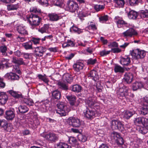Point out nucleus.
Returning <instances> with one entry per match:
<instances>
[{
    "mask_svg": "<svg viewBox=\"0 0 148 148\" xmlns=\"http://www.w3.org/2000/svg\"><path fill=\"white\" fill-rule=\"evenodd\" d=\"M85 102L86 105L89 108H95L97 109V112L98 114H101V112L100 109V107L98 105L95 100L92 97H89L86 99Z\"/></svg>",
    "mask_w": 148,
    "mask_h": 148,
    "instance_id": "f03ea898",
    "label": "nucleus"
},
{
    "mask_svg": "<svg viewBox=\"0 0 148 148\" xmlns=\"http://www.w3.org/2000/svg\"><path fill=\"white\" fill-rule=\"evenodd\" d=\"M69 124L75 127H78L81 125V121L78 118L74 117L69 118L67 120Z\"/></svg>",
    "mask_w": 148,
    "mask_h": 148,
    "instance_id": "6e6552de",
    "label": "nucleus"
},
{
    "mask_svg": "<svg viewBox=\"0 0 148 148\" xmlns=\"http://www.w3.org/2000/svg\"><path fill=\"white\" fill-rule=\"evenodd\" d=\"M74 45V44L73 41L71 40H68L67 42H65L62 45V47L63 48L69 46L73 47Z\"/></svg>",
    "mask_w": 148,
    "mask_h": 148,
    "instance_id": "c03bdc74",
    "label": "nucleus"
},
{
    "mask_svg": "<svg viewBox=\"0 0 148 148\" xmlns=\"http://www.w3.org/2000/svg\"><path fill=\"white\" fill-rule=\"evenodd\" d=\"M63 81L67 83H71L72 81V78L69 73H66L63 76Z\"/></svg>",
    "mask_w": 148,
    "mask_h": 148,
    "instance_id": "c756f323",
    "label": "nucleus"
},
{
    "mask_svg": "<svg viewBox=\"0 0 148 148\" xmlns=\"http://www.w3.org/2000/svg\"><path fill=\"white\" fill-rule=\"evenodd\" d=\"M96 87L97 89L98 92H100L102 91L103 87L101 86L100 84H97Z\"/></svg>",
    "mask_w": 148,
    "mask_h": 148,
    "instance_id": "338daca9",
    "label": "nucleus"
},
{
    "mask_svg": "<svg viewBox=\"0 0 148 148\" xmlns=\"http://www.w3.org/2000/svg\"><path fill=\"white\" fill-rule=\"evenodd\" d=\"M114 71L115 73H123L124 71L123 68L120 66L116 65L114 67Z\"/></svg>",
    "mask_w": 148,
    "mask_h": 148,
    "instance_id": "8fccbe9b",
    "label": "nucleus"
},
{
    "mask_svg": "<svg viewBox=\"0 0 148 148\" xmlns=\"http://www.w3.org/2000/svg\"><path fill=\"white\" fill-rule=\"evenodd\" d=\"M111 50L114 53H118L121 51V49L118 48L112 49Z\"/></svg>",
    "mask_w": 148,
    "mask_h": 148,
    "instance_id": "774afa93",
    "label": "nucleus"
},
{
    "mask_svg": "<svg viewBox=\"0 0 148 148\" xmlns=\"http://www.w3.org/2000/svg\"><path fill=\"white\" fill-rule=\"evenodd\" d=\"M49 28V25L45 24L42 27L40 28L38 31L41 33L46 32Z\"/></svg>",
    "mask_w": 148,
    "mask_h": 148,
    "instance_id": "37998d69",
    "label": "nucleus"
},
{
    "mask_svg": "<svg viewBox=\"0 0 148 148\" xmlns=\"http://www.w3.org/2000/svg\"><path fill=\"white\" fill-rule=\"evenodd\" d=\"M40 38H35L33 40L31 41L32 42H33L34 45H37L39 44L40 40Z\"/></svg>",
    "mask_w": 148,
    "mask_h": 148,
    "instance_id": "69168bd1",
    "label": "nucleus"
},
{
    "mask_svg": "<svg viewBox=\"0 0 148 148\" xmlns=\"http://www.w3.org/2000/svg\"><path fill=\"white\" fill-rule=\"evenodd\" d=\"M140 16L142 18L148 17V10H142L140 12Z\"/></svg>",
    "mask_w": 148,
    "mask_h": 148,
    "instance_id": "4d7b16f0",
    "label": "nucleus"
},
{
    "mask_svg": "<svg viewBox=\"0 0 148 148\" xmlns=\"http://www.w3.org/2000/svg\"><path fill=\"white\" fill-rule=\"evenodd\" d=\"M38 77L40 80L43 81L45 83L47 84H48V83L49 82V79L47 78V77L45 74H44L43 75L40 74H38Z\"/></svg>",
    "mask_w": 148,
    "mask_h": 148,
    "instance_id": "c9c22d12",
    "label": "nucleus"
},
{
    "mask_svg": "<svg viewBox=\"0 0 148 148\" xmlns=\"http://www.w3.org/2000/svg\"><path fill=\"white\" fill-rule=\"evenodd\" d=\"M58 109L56 112L61 116H65L69 112V110L67 108L65 103L63 102H60L57 104Z\"/></svg>",
    "mask_w": 148,
    "mask_h": 148,
    "instance_id": "f257e3e1",
    "label": "nucleus"
},
{
    "mask_svg": "<svg viewBox=\"0 0 148 148\" xmlns=\"http://www.w3.org/2000/svg\"><path fill=\"white\" fill-rule=\"evenodd\" d=\"M20 3H18L15 4H10L7 5L8 10H15L17 9L20 7Z\"/></svg>",
    "mask_w": 148,
    "mask_h": 148,
    "instance_id": "2f4dec72",
    "label": "nucleus"
},
{
    "mask_svg": "<svg viewBox=\"0 0 148 148\" xmlns=\"http://www.w3.org/2000/svg\"><path fill=\"white\" fill-rule=\"evenodd\" d=\"M23 101L25 104L29 106H32L34 104L33 100L30 99H24Z\"/></svg>",
    "mask_w": 148,
    "mask_h": 148,
    "instance_id": "6e6d98bb",
    "label": "nucleus"
},
{
    "mask_svg": "<svg viewBox=\"0 0 148 148\" xmlns=\"http://www.w3.org/2000/svg\"><path fill=\"white\" fill-rule=\"evenodd\" d=\"M84 65L83 63L80 61H77L73 65L74 70L77 72L83 69Z\"/></svg>",
    "mask_w": 148,
    "mask_h": 148,
    "instance_id": "5701e85b",
    "label": "nucleus"
},
{
    "mask_svg": "<svg viewBox=\"0 0 148 148\" xmlns=\"http://www.w3.org/2000/svg\"><path fill=\"white\" fill-rule=\"evenodd\" d=\"M2 64L3 65V67H5L6 68H8L9 67H10L12 68V70L14 72H17V70L18 71V68L17 65H13V66H11V64L7 62H6L5 63H4V62H2Z\"/></svg>",
    "mask_w": 148,
    "mask_h": 148,
    "instance_id": "a878e982",
    "label": "nucleus"
},
{
    "mask_svg": "<svg viewBox=\"0 0 148 148\" xmlns=\"http://www.w3.org/2000/svg\"><path fill=\"white\" fill-rule=\"evenodd\" d=\"M82 87L79 85H75L72 86L71 90L72 91L76 92H80L82 90Z\"/></svg>",
    "mask_w": 148,
    "mask_h": 148,
    "instance_id": "ea45409f",
    "label": "nucleus"
},
{
    "mask_svg": "<svg viewBox=\"0 0 148 148\" xmlns=\"http://www.w3.org/2000/svg\"><path fill=\"white\" fill-rule=\"evenodd\" d=\"M66 98L69 101L71 105H74L76 100V97L75 96L73 95H67Z\"/></svg>",
    "mask_w": 148,
    "mask_h": 148,
    "instance_id": "f704fd0d",
    "label": "nucleus"
},
{
    "mask_svg": "<svg viewBox=\"0 0 148 148\" xmlns=\"http://www.w3.org/2000/svg\"><path fill=\"white\" fill-rule=\"evenodd\" d=\"M78 138L79 140L81 142H84L87 140V137L85 135L80 134L78 136Z\"/></svg>",
    "mask_w": 148,
    "mask_h": 148,
    "instance_id": "de8ad7c7",
    "label": "nucleus"
},
{
    "mask_svg": "<svg viewBox=\"0 0 148 148\" xmlns=\"http://www.w3.org/2000/svg\"><path fill=\"white\" fill-rule=\"evenodd\" d=\"M135 112L133 110L130 109L126 110L123 113V117L126 119H128L135 114Z\"/></svg>",
    "mask_w": 148,
    "mask_h": 148,
    "instance_id": "b1692460",
    "label": "nucleus"
},
{
    "mask_svg": "<svg viewBox=\"0 0 148 148\" xmlns=\"http://www.w3.org/2000/svg\"><path fill=\"white\" fill-rule=\"evenodd\" d=\"M68 10L70 12H73L78 9V6L76 3L73 1H69L67 3Z\"/></svg>",
    "mask_w": 148,
    "mask_h": 148,
    "instance_id": "f8f14e48",
    "label": "nucleus"
},
{
    "mask_svg": "<svg viewBox=\"0 0 148 148\" xmlns=\"http://www.w3.org/2000/svg\"><path fill=\"white\" fill-rule=\"evenodd\" d=\"M115 5L118 8H123L125 3L124 0H114Z\"/></svg>",
    "mask_w": 148,
    "mask_h": 148,
    "instance_id": "4c0bfd02",
    "label": "nucleus"
},
{
    "mask_svg": "<svg viewBox=\"0 0 148 148\" xmlns=\"http://www.w3.org/2000/svg\"><path fill=\"white\" fill-rule=\"evenodd\" d=\"M128 16L130 19H135L137 16V14L136 11L132 10L129 12Z\"/></svg>",
    "mask_w": 148,
    "mask_h": 148,
    "instance_id": "e433bc0d",
    "label": "nucleus"
},
{
    "mask_svg": "<svg viewBox=\"0 0 148 148\" xmlns=\"http://www.w3.org/2000/svg\"><path fill=\"white\" fill-rule=\"evenodd\" d=\"M46 50L45 47L41 46L37 47L35 48V54L37 56H42Z\"/></svg>",
    "mask_w": 148,
    "mask_h": 148,
    "instance_id": "2eb2a0df",
    "label": "nucleus"
},
{
    "mask_svg": "<svg viewBox=\"0 0 148 148\" xmlns=\"http://www.w3.org/2000/svg\"><path fill=\"white\" fill-rule=\"evenodd\" d=\"M120 62L123 66H127L130 64L131 60L129 56H125L121 57Z\"/></svg>",
    "mask_w": 148,
    "mask_h": 148,
    "instance_id": "dca6fc26",
    "label": "nucleus"
},
{
    "mask_svg": "<svg viewBox=\"0 0 148 148\" xmlns=\"http://www.w3.org/2000/svg\"><path fill=\"white\" fill-rule=\"evenodd\" d=\"M111 127L113 130H123L124 128V125L118 120H113L111 122Z\"/></svg>",
    "mask_w": 148,
    "mask_h": 148,
    "instance_id": "9b49d317",
    "label": "nucleus"
},
{
    "mask_svg": "<svg viewBox=\"0 0 148 148\" xmlns=\"http://www.w3.org/2000/svg\"><path fill=\"white\" fill-rule=\"evenodd\" d=\"M87 28L89 29H92L93 30H95L97 28L95 23L92 22H90V24H89Z\"/></svg>",
    "mask_w": 148,
    "mask_h": 148,
    "instance_id": "5fc2aeb1",
    "label": "nucleus"
},
{
    "mask_svg": "<svg viewBox=\"0 0 148 148\" xmlns=\"http://www.w3.org/2000/svg\"><path fill=\"white\" fill-rule=\"evenodd\" d=\"M48 16L49 20L51 21H56L59 20L61 18V16L59 14L55 13H51L49 14Z\"/></svg>",
    "mask_w": 148,
    "mask_h": 148,
    "instance_id": "412c9836",
    "label": "nucleus"
},
{
    "mask_svg": "<svg viewBox=\"0 0 148 148\" xmlns=\"http://www.w3.org/2000/svg\"><path fill=\"white\" fill-rule=\"evenodd\" d=\"M8 99V96L5 92H2L0 93V103L1 104H5Z\"/></svg>",
    "mask_w": 148,
    "mask_h": 148,
    "instance_id": "393cba45",
    "label": "nucleus"
},
{
    "mask_svg": "<svg viewBox=\"0 0 148 148\" xmlns=\"http://www.w3.org/2000/svg\"><path fill=\"white\" fill-rule=\"evenodd\" d=\"M69 141L73 146H75L77 144L76 138L74 137H71L69 138Z\"/></svg>",
    "mask_w": 148,
    "mask_h": 148,
    "instance_id": "3c124183",
    "label": "nucleus"
},
{
    "mask_svg": "<svg viewBox=\"0 0 148 148\" xmlns=\"http://www.w3.org/2000/svg\"><path fill=\"white\" fill-rule=\"evenodd\" d=\"M30 11L35 13H40L41 12L40 10L38 9L36 7H33L30 8Z\"/></svg>",
    "mask_w": 148,
    "mask_h": 148,
    "instance_id": "bf43d9fd",
    "label": "nucleus"
},
{
    "mask_svg": "<svg viewBox=\"0 0 148 148\" xmlns=\"http://www.w3.org/2000/svg\"><path fill=\"white\" fill-rule=\"evenodd\" d=\"M23 55L24 58L26 59H30L32 57V53H23Z\"/></svg>",
    "mask_w": 148,
    "mask_h": 148,
    "instance_id": "e2e57ef3",
    "label": "nucleus"
},
{
    "mask_svg": "<svg viewBox=\"0 0 148 148\" xmlns=\"http://www.w3.org/2000/svg\"><path fill=\"white\" fill-rule=\"evenodd\" d=\"M4 77L10 81L18 80L19 79V77L16 73L10 72L6 73L4 76Z\"/></svg>",
    "mask_w": 148,
    "mask_h": 148,
    "instance_id": "ddd939ff",
    "label": "nucleus"
},
{
    "mask_svg": "<svg viewBox=\"0 0 148 148\" xmlns=\"http://www.w3.org/2000/svg\"><path fill=\"white\" fill-rule=\"evenodd\" d=\"M110 52V51H106L105 50L100 51V55L101 56H104L109 54Z\"/></svg>",
    "mask_w": 148,
    "mask_h": 148,
    "instance_id": "680f3d73",
    "label": "nucleus"
},
{
    "mask_svg": "<svg viewBox=\"0 0 148 148\" xmlns=\"http://www.w3.org/2000/svg\"><path fill=\"white\" fill-rule=\"evenodd\" d=\"M57 148H71V146L64 142H60L56 145Z\"/></svg>",
    "mask_w": 148,
    "mask_h": 148,
    "instance_id": "a19ab883",
    "label": "nucleus"
},
{
    "mask_svg": "<svg viewBox=\"0 0 148 148\" xmlns=\"http://www.w3.org/2000/svg\"><path fill=\"white\" fill-rule=\"evenodd\" d=\"M143 126L140 128L139 131L142 134L146 133L148 131V123L142 125Z\"/></svg>",
    "mask_w": 148,
    "mask_h": 148,
    "instance_id": "72a5a7b5",
    "label": "nucleus"
},
{
    "mask_svg": "<svg viewBox=\"0 0 148 148\" xmlns=\"http://www.w3.org/2000/svg\"><path fill=\"white\" fill-rule=\"evenodd\" d=\"M115 21L119 28H120L122 26H125L126 27H129L128 24L118 16L115 17Z\"/></svg>",
    "mask_w": 148,
    "mask_h": 148,
    "instance_id": "a211bd4d",
    "label": "nucleus"
},
{
    "mask_svg": "<svg viewBox=\"0 0 148 148\" xmlns=\"http://www.w3.org/2000/svg\"><path fill=\"white\" fill-rule=\"evenodd\" d=\"M130 53L134 59H138L144 58L147 52L144 50L137 49L132 50Z\"/></svg>",
    "mask_w": 148,
    "mask_h": 148,
    "instance_id": "7ed1b4c3",
    "label": "nucleus"
},
{
    "mask_svg": "<svg viewBox=\"0 0 148 148\" xmlns=\"http://www.w3.org/2000/svg\"><path fill=\"white\" fill-rule=\"evenodd\" d=\"M97 109L95 108H87L86 110L84 112L85 116L88 119L93 118L96 115L99 116L100 114H98L97 112Z\"/></svg>",
    "mask_w": 148,
    "mask_h": 148,
    "instance_id": "0eeeda50",
    "label": "nucleus"
},
{
    "mask_svg": "<svg viewBox=\"0 0 148 148\" xmlns=\"http://www.w3.org/2000/svg\"><path fill=\"white\" fill-rule=\"evenodd\" d=\"M67 83L64 82H60L58 83V87L59 88L62 89L66 90L68 89V87L67 85Z\"/></svg>",
    "mask_w": 148,
    "mask_h": 148,
    "instance_id": "58836bf2",
    "label": "nucleus"
},
{
    "mask_svg": "<svg viewBox=\"0 0 148 148\" xmlns=\"http://www.w3.org/2000/svg\"><path fill=\"white\" fill-rule=\"evenodd\" d=\"M94 8L97 12H98L103 9L104 6L102 5L97 4L94 6Z\"/></svg>",
    "mask_w": 148,
    "mask_h": 148,
    "instance_id": "13d9d810",
    "label": "nucleus"
},
{
    "mask_svg": "<svg viewBox=\"0 0 148 148\" xmlns=\"http://www.w3.org/2000/svg\"><path fill=\"white\" fill-rule=\"evenodd\" d=\"M97 62V60L96 58H90L87 60V64L89 65H93Z\"/></svg>",
    "mask_w": 148,
    "mask_h": 148,
    "instance_id": "864d4df0",
    "label": "nucleus"
},
{
    "mask_svg": "<svg viewBox=\"0 0 148 148\" xmlns=\"http://www.w3.org/2000/svg\"><path fill=\"white\" fill-rule=\"evenodd\" d=\"M52 95L53 99L57 100L60 99L61 96L60 92L57 90L52 92Z\"/></svg>",
    "mask_w": 148,
    "mask_h": 148,
    "instance_id": "c85d7f7f",
    "label": "nucleus"
},
{
    "mask_svg": "<svg viewBox=\"0 0 148 148\" xmlns=\"http://www.w3.org/2000/svg\"><path fill=\"white\" fill-rule=\"evenodd\" d=\"M115 141L119 146L121 145L124 143L123 139L120 136H119V137L115 140Z\"/></svg>",
    "mask_w": 148,
    "mask_h": 148,
    "instance_id": "052dcab7",
    "label": "nucleus"
},
{
    "mask_svg": "<svg viewBox=\"0 0 148 148\" xmlns=\"http://www.w3.org/2000/svg\"><path fill=\"white\" fill-rule=\"evenodd\" d=\"M134 122L136 125L144 124L148 123V119L144 117H138L134 119Z\"/></svg>",
    "mask_w": 148,
    "mask_h": 148,
    "instance_id": "f3484780",
    "label": "nucleus"
},
{
    "mask_svg": "<svg viewBox=\"0 0 148 148\" xmlns=\"http://www.w3.org/2000/svg\"><path fill=\"white\" fill-rule=\"evenodd\" d=\"M39 3L42 5H47L48 4L47 0H38Z\"/></svg>",
    "mask_w": 148,
    "mask_h": 148,
    "instance_id": "0e129e2a",
    "label": "nucleus"
},
{
    "mask_svg": "<svg viewBox=\"0 0 148 148\" xmlns=\"http://www.w3.org/2000/svg\"><path fill=\"white\" fill-rule=\"evenodd\" d=\"M141 113L142 114L146 115L148 113V106L144 105L142 108L141 110Z\"/></svg>",
    "mask_w": 148,
    "mask_h": 148,
    "instance_id": "603ef678",
    "label": "nucleus"
},
{
    "mask_svg": "<svg viewBox=\"0 0 148 148\" xmlns=\"http://www.w3.org/2000/svg\"><path fill=\"white\" fill-rule=\"evenodd\" d=\"M18 110L21 113H25L29 110V108L26 106L24 105H20L18 107Z\"/></svg>",
    "mask_w": 148,
    "mask_h": 148,
    "instance_id": "79ce46f5",
    "label": "nucleus"
},
{
    "mask_svg": "<svg viewBox=\"0 0 148 148\" xmlns=\"http://www.w3.org/2000/svg\"><path fill=\"white\" fill-rule=\"evenodd\" d=\"M5 114V118L8 120H12L15 116L14 110L13 109L6 111Z\"/></svg>",
    "mask_w": 148,
    "mask_h": 148,
    "instance_id": "aec40b11",
    "label": "nucleus"
},
{
    "mask_svg": "<svg viewBox=\"0 0 148 148\" xmlns=\"http://www.w3.org/2000/svg\"><path fill=\"white\" fill-rule=\"evenodd\" d=\"M41 20V18L38 15L32 14L30 15L28 21L32 26H36L39 25Z\"/></svg>",
    "mask_w": 148,
    "mask_h": 148,
    "instance_id": "39448f33",
    "label": "nucleus"
},
{
    "mask_svg": "<svg viewBox=\"0 0 148 148\" xmlns=\"http://www.w3.org/2000/svg\"><path fill=\"white\" fill-rule=\"evenodd\" d=\"M0 126L4 128L5 130L9 132L11 130L10 127L8 125L6 121L4 119L1 120Z\"/></svg>",
    "mask_w": 148,
    "mask_h": 148,
    "instance_id": "bb28decb",
    "label": "nucleus"
},
{
    "mask_svg": "<svg viewBox=\"0 0 148 148\" xmlns=\"http://www.w3.org/2000/svg\"><path fill=\"white\" fill-rule=\"evenodd\" d=\"M41 136L48 141L52 143L55 142L58 140V135L52 132L47 134H41Z\"/></svg>",
    "mask_w": 148,
    "mask_h": 148,
    "instance_id": "423d86ee",
    "label": "nucleus"
},
{
    "mask_svg": "<svg viewBox=\"0 0 148 148\" xmlns=\"http://www.w3.org/2000/svg\"><path fill=\"white\" fill-rule=\"evenodd\" d=\"M108 16L107 15H102L99 17V21L100 22L103 23L108 20Z\"/></svg>",
    "mask_w": 148,
    "mask_h": 148,
    "instance_id": "49530a36",
    "label": "nucleus"
},
{
    "mask_svg": "<svg viewBox=\"0 0 148 148\" xmlns=\"http://www.w3.org/2000/svg\"><path fill=\"white\" fill-rule=\"evenodd\" d=\"M88 77L96 81L99 78L97 72L94 70L90 71L87 75Z\"/></svg>",
    "mask_w": 148,
    "mask_h": 148,
    "instance_id": "6ab92c4d",
    "label": "nucleus"
},
{
    "mask_svg": "<svg viewBox=\"0 0 148 148\" xmlns=\"http://www.w3.org/2000/svg\"><path fill=\"white\" fill-rule=\"evenodd\" d=\"M144 79L145 81H142V82H134L132 84V88L133 91H136L138 89L143 88L144 85L147 83L148 80L147 78H145Z\"/></svg>",
    "mask_w": 148,
    "mask_h": 148,
    "instance_id": "1a4fd4ad",
    "label": "nucleus"
},
{
    "mask_svg": "<svg viewBox=\"0 0 148 148\" xmlns=\"http://www.w3.org/2000/svg\"><path fill=\"white\" fill-rule=\"evenodd\" d=\"M9 93L12 96L16 98H19L21 97V93H18L17 92L13 91L12 90H10L9 91Z\"/></svg>",
    "mask_w": 148,
    "mask_h": 148,
    "instance_id": "a18cd8bd",
    "label": "nucleus"
},
{
    "mask_svg": "<svg viewBox=\"0 0 148 148\" xmlns=\"http://www.w3.org/2000/svg\"><path fill=\"white\" fill-rule=\"evenodd\" d=\"M8 49L7 46L2 44L0 46V53L3 56H7L6 51H8Z\"/></svg>",
    "mask_w": 148,
    "mask_h": 148,
    "instance_id": "7c9ffc66",
    "label": "nucleus"
},
{
    "mask_svg": "<svg viewBox=\"0 0 148 148\" xmlns=\"http://www.w3.org/2000/svg\"><path fill=\"white\" fill-rule=\"evenodd\" d=\"M124 80L128 84L130 83L132 81L133 76L131 73H127L124 75Z\"/></svg>",
    "mask_w": 148,
    "mask_h": 148,
    "instance_id": "cd10ccee",
    "label": "nucleus"
},
{
    "mask_svg": "<svg viewBox=\"0 0 148 148\" xmlns=\"http://www.w3.org/2000/svg\"><path fill=\"white\" fill-rule=\"evenodd\" d=\"M120 136L119 133L115 132H112L111 134V137L112 140H114L115 141Z\"/></svg>",
    "mask_w": 148,
    "mask_h": 148,
    "instance_id": "09e8293b",
    "label": "nucleus"
},
{
    "mask_svg": "<svg viewBox=\"0 0 148 148\" xmlns=\"http://www.w3.org/2000/svg\"><path fill=\"white\" fill-rule=\"evenodd\" d=\"M32 42L31 41H29L28 42L23 44V46L26 50L32 49Z\"/></svg>",
    "mask_w": 148,
    "mask_h": 148,
    "instance_id": "473e14b6",
    "label": "nucleus"
},
{
    "mask_svg": "<svg viewBox=\"0 0 148 148\" xmlns=\"http://www.w3.org/2000/svg\"><path fill=\"white\" fill-rule=\"evenodd\" d=\"M17 30L18 32L22 35H25L28 34L26 27L23 25L18 26L17 27Z\"/></svg>",
    "mask_w": 148,
    "mask_h": 148,
    "instance_id": "4be33fe9",
    "label": "nucleus"
},
{
    "mask_svg": "<svg viewBox=\"0 0 148 148\" xmlns=\"http://www.w3.org/2000/svg\"><path fill=\"white\" fill-rule=\"evenodd\" d=\"M137 32L132 28H130L126 31L123 32V34L124 36L127 37H131L132 36L137 35Z\"/></svg>",
    "mask_w": 148,
    "mask_h": 148,
    "instance_id": "4468645a",
    "label": "nucleus"
},
{
    "mask_svg": "<svg viewBox=\"0 0 148 148\" xmlns=\"http://www.w3.org/2000/svg\"><path fill=\"white\" fill-rule=\"evenodd\" d=\"M130 89L128 87L121 84L120 88L117 90L116 93L119 97H125L128 95Z\"/></svg>",
    "mask_w": 148,
    "mask_h": 148,
    "instance_id": "20e7f679",
    "label": "nucleus"
},
{
    "mask_svg": "<svg viewBox=\"0 0 148 148\" xmlns=\"http://www.w3.org/2000/svg\"><path fill=\"white\" fill-rule=\"evenodd\" d=\"M49 103L48 100L42 101L39 104V110L42 112H46L49 107Z\"/></svg>",
    "mask_w": 148,
    "mask_h": 148,
    "instance_id": "9d476101",
    "label": "nucleus"
}]
</instances>
